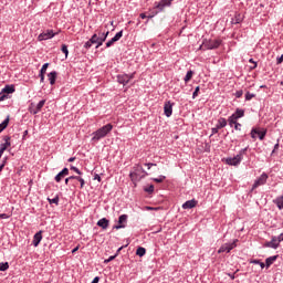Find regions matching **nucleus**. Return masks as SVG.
<instances>
[{
  "label": "nucleus",
  "mask_w": 283,
  "mask_h": 283,
  "mask_svg": "<svg viewBox=\"0 0 283 283\" xmlns=\"http://www.w3.org/2000/svg\"><path fill=\"white\" fill-rule=\"evenodd\" d=\"M113 129H114V125L112 124L104 125L103 127H101L99 129L93 133L92 142L98 143V140L105 138V136H107V134H109V132H112Z\"/></svg>",
  "instance_id": "nucleus-1"
},
{
  "label": "nucleus",
  "mask_w": 283,
  "mask_h": 283,
  "mask_svg": "<svg viewBox=\"0 0 283 283\" xmlns=\"http://www.w3.org/2000/svg\"><path fill=\"white\" fill-rule=\"evenodd\" d=\"M248 150H249V147H245V148H242L237 156L228 157L226 159L227 165H230L231 167H238V165L242 163L244 155L247 154Z\"/></svg>",
  "instance_id": "nucleus-2"
},
{
  "label": "nucleus",
  "mask_w": 283,
  "mask_h": 283,
  "mask_svg": "<svg viewBox=\"0 0 283 283\" xmlns=\"http://www.w3.org/2000/svg\"><path fill=\"white\" fill-rule=\"evenodd\" d=\"M171 1L174 0H161L158 3H155V8L150 11L148 19H154V17H156V14H159V12H163L165 8L171 6Z\"/></svg>",
  "instance_id": "nucleus-3"
},
{
  "label": "nucleus",
  "mask_w": 283,
  "mask_h": 283,
  "mask_svg": "<svg viewBox=\"0 0 283 283\" xmlns=\"http://www.w3.org/2000/svg\"><path fill=\"white\" fill-rule=\"evenodd\" d=\"M132 180H142V178H145V176H149L145 169H143V166L137 165L134 167V171L129 174Z\"/></svg>",
  "instance_id": "nucleus-4"
},
{
  "label": "nucleus",
  "mask_w": 283,
  "mask_h": 283,
  "mask_svg": "<svg viewBox=\"0 0 283 283\" xmlns=\"http://www.w3.org/2000/svg\"><path fill=\"white\" fill-rule=\"evenodd\" d=\"M202 45L206 50H218V46L222 45V40H205Z\"/></svg>",
  "instance_id": "nucleus-5"
},
{
  "label": "nucleus",
  "mask_w": 283,
  "mask_h": 283,
  "mask_svg": "<svg viewBox=\"0 0 283 283\" xmlns=\"http://www.w3.org/2000/svg\"><path fill=\"white\" fill-rule=\"evenodd\" d=\"M235 247H238V239L233 240V242L231 243H224L220 247V249L218 250V253H231V251H233V249H235Z\"/></svg>",
  "instance_id": "nucleus-6"
},
{
  "label": "nucleus",
  "mask_w": 283,
  "mask_h": 283,
  "mask_svg": "<svg viewBox=\"0 0 283 283\" xmlns=\"http://www.w3.org/2000/svg\"><path fill=\"white\" fill-rule=\"evenodd\" d=\"M266 180H269V175L263 172L253 184L252 191L258 189V187H262V185H266Z\"/></svg>",
  "instance_id": "nucleus-7"
},
{
  "label": "nucleus",
  "mask_w": 283,
  "mask_h": 283,
  "mask_svg": "<svg viewBox=\"0 0 283 283\" xmlns=\"http://www.w3.org/2000/svg\"><path fill=\"white\" fill-rule=\"evenodd\" d=\"M54 36H56V33H54L53 30H46L41 33L38 39L39 41H48V39H54Z\"/></svg>",
  "instance_id": "nucleus-8"
},
{
  "label": "nucleus",
  "mask_w": 283,
  "mask_h": 283,
  "mask_svg": "<svg viewBox=\"0 0 283 283\" xmlns=\"http://www.w3.org/2000/svg\"><path fill=\"white\" fill-rule=\"evenodd\" d=\"M4 143L0 145V158L3 156V153L8 149V147H11L10 143V136H4L3 137Z\"/></svg>",
  "instance_id": "nucleus-9"
},
{
  "label": "nucleus",
  "mask_w": 283,
  "mask_h": 283,
  "mask_svg": "<svg viewBox=\"0 0 283 283\" xmlns=\"http://www.w3.org/2000/svg\"><path fill=\"white\" fill-rule=\"evenodd\" d=\"M164 114L169 118L174 114V104L171 102H166L164 105Z\"/></svg>",
  "instance_id": "nucleus-10"
},
{
  "label": "nucleus",
  "mask_w": 283,
  "mask_h": 283,
  "mask_svg": "<svg viewBox=\"0 0 283 283\" xmlns=\"http://www.w3.org/2000/svg\"><path fill=\"white\" fill-rule=\"evenodd\" d=\"M264 247H266L268 249H277L280 247L277 237H272L271 241L264 243Z\"/></svg>",
  "instance_id": "nucleus-11"
},
{
  "label": "nucleus",
  "mask_w": 283,
  "mask_h": 283,
  "mask_svg": "<svg viewBox=\"0 0 283 283\" xmlns=\"http://www.w3.org/2000/svg\"><path fill=\"white\" fill-rule=\"evenodd\" d=\"M255 134L259 135V139L264 140L266 138V130H259L258 128H253L251 130V138H255Z\"/></svg>",
  "instance_id": "nucleus-12"
},
{
  "label": "nucleus",
  "mask_w": 283,
  "mask_h": 283,
  "mask_svg": "<svg viewBox=\"0 0 283 283\" xmlns=\"http://www.w3.org/2000/svg\"><path fill=\"white\" fill-rule=\"evenodd\" d=\"M120 39H123V30L117 32L115 36L106 43V48H112V45H114L116 41H120Z\"/></svg>",
  "instance_id": "nucleus-13"
},
{
  "label": "nucleus",
  "mask_w": 283,
  "mask_h": 283,
  "mask_svg": "<svg viewBox=\"0 0 283 283\" xmlns=\"http://www.w3.org/2000/svg\"><path fill=\"white\" fill-rule=\"evenodd\" d=\"M65 176H70V169H67V168H63L62 171H60V172L55 176V178H54L55 182H61V180H63V178H64Z\"/></svg>",
  "instance_id": "nucleus-14"
},
{
  "label": "nucleus",
  "mask_w": 283,
  "mask_h": 283,
  "mask_svg": "<svg viewBox=\"0 0 283 283\" xmlns=\"http://www.w3.org/2000/svg\"><path fill=\"white\" fill-rule=\"evenodd\" d=\"M48 67H50V63H44L40 70V82L43 83L45 81V74L48 72Z\"/></svg>",
  "instance_id": "nucleus-15"
},
{
  "label": "nucleus",
  "mask_w": 283,
  "mask_h": 283,
  "mask_svg": "<svg viewBox=\"0 0 283 283\" xmlns=\"http://www.w3.org/2000/svg\"><path fill=\"white\" fill-rule=\"evenodd\" d=\"M117 83L120 85H127L129 83V74L117 75Z\"/></svg>",
  "instance_id": "nucleus-16"
},
{
  "label": "nucleus",
  "mask_w": 283,
  "mask_h": 283,
  "mask_svg": "<svg viewBox=\"0 0 283 283\" xmlns=\"http://www.w3.org/2000/svg\"><path fill=\"white\" fill-rule=\"evenodd\" d=\"M42 233L43 231H39L34 234L33 241H32L33 247H38L39 244H41V240H43Z\"/></svg>",
  "instance_id": "nucleus-17"
},
{
  "label": "nucleus",
  "mask_w": 283,
  "mask_h": 283,
  "mask_svg": "<svg viewBox=\"0 0 283 283\" xmlns=\"http://www.w3.org/2000/svg\"><path fill=\"white\" fill-rule=\"evenodd\" d=\"M198 206V200L192 199L188 200L182 205V209H193Z\"/></svg>",
  "instance_id": "nucleus-18"
},
{
  "label": "nucleus",
  "mask_w": 283,
  "mask_h": 283,
  "mask_svg": "<svg viewBox=\"0 0 283 283\" xmlns=\"http://www.w3.org/2000/svg\"><path fill=\"white\" fill-rule=\"evenodd\" d=\"M97 227H101V229H107L109 227V220L107 218H102L97 221Z\"/></svg>",
  "instance_id": "nucleus-19"
},
{
  "label": "nucleus",
  "mask_w": 283,
  "mask_h": 283,
  "mask_svg": "<svg viewBox=\"0 0 283 283\" xmlns=\"http://www.w3.org/2000/svg\"><path fill=\"white\" fill-rule=\"evenodd\" d=\"M48 76H49L50 85H54L56 83V76H59V73H56V71H53L49 73Z\"/></svg>",
  "instance_id": "nucleus-20"
},
{
  "label": "nucleus",
  "mask_w": 283,
  "mask_h": 283,
  "mask_svg": "<svg viewBox=\"0 0 283 283\" xmlns=\"http://www.w3.org/2000/svg\"><path fill=\"white\" fill-rule=\"evenodd\" d=\"M14 92H15L14 85H6L2 88L3 94H14Z\"/></svg>",
  "instance_id": "nucleus-21"
},
{
  "label": "nucleus",
  "mask_w": 283,
  "mask_h": 283,
  "mask_svg": "<svg viewBox=\"0 0 283 283\" xmlns=\"http://www.w3.org/2000/svg\"><path fill=\"white\" fill-rule=\"evenodd\" d=\"M273 203L276 205V207H277V209H280V211H282V209H283V198L282 197H277L276 199H274Z\"/></svg>",
  "instance_id": "nucleus-22"
},
{
  "label": "nucleus",
  "mask_w": 283,
  "mask_h": 283,
  "mask_svg": "<svg viewBox=\"0 0 283 283\" xmlns=\"http://www.w3.org/2000/svg\"><path fill=\"white\" fill-rule=\"evenodd\" d=\"M226 125H227V118L220 117L218 119L217 128L222 129L224 128Z\"/></svg>",
  "instance_id": "nucleus-23"
},
{
  "label": "nucleus",
  "mask_w": 283,
  "mask_h": 283,
  "mask_svg": "<svg viewBox=\"0 0 283 283\" xmlns=\"http://www.w3.org/2000/svg\"><path fill=\"white\" fill-rule=\"evenodd\" d=\"M232 115L235 116V117H237V120H238L239 118L244 117V109H242V108H237L235 112H234Z\"/></svg>",
  "instance_id": "nucleus-24"
},
{
  "label": "nucleus",
  "mask_w": 283,
  "mask_h": 283,
  "mask_svg": "<svg viewBox=\"0 0 283 283\" xmlns=\"http://www.w3.org/2000/svg\"><path fill=\"white\" fill-rule=\"evenodd\" d=\"M275 260H277V255L269 256L265 260V266L269 269V266H271V264H273V262H275Z\"/></svg>",
  "instance_id": "nucleus-25"
},
{
  "label": "nucleus",
  "mask_w": 283,
  "mask_h": 283,
  "mask_svg": "<svg viewBox=\"0 0 283 283\" xmlns=\"http://www.w3.org/2000/svg\"><path fill=\"white\" fill-rule=\"evenodd\" d=\"M10 123V116H8L1 124H0V134L1 132H3V129H6L8 127Z\"/></svg>",
  "instance_id": "nucleus-26"
},
{
  "label": "nucleus",
  "mask_w": 283,
  "mask_h": 283,
  "mask_svg": "<svg viewBox=\"0 0 283 283\" xmlns=\"http://www.w3.org/2000/svg\"><path fill=\"white\" fill-rule=\"evenodd\" d=\"M146 253H147V250L145 248H143V247H139L136 250V255H138L139 258L145 256Z\"/></svg>",
  "instance_id": "nucleus-27"
},
{
  "label": "nucleus",
  "mask_w": 283,
  "mask_h": 283,
  "mask_svg": "<svg viewBox=\"0 0 283 283\" xmlns=\"http://www.w3.org/2000/svg\"><path fill=\"white\" fill-rule=\"evenodd\" d=\"M127 218L128 216L127 214H120L119 218H118V224H127Z\"/></svg>",
  "instance_id": "nucleus-28"
},
{
  "label": "nucleus",
  "mask_w": 283,
  "mask_h": 283,
  "mask_svg": "<svg viewBox=\"0 0 283 283\" xmlns=\"http://www.w3.org/2000/svg\"><path fill=\"white\" fill-rule=\"evenodd\" d=\"M228 123H229L230 127H233V125H235V123H238V117L234 116V115H231V116L228 118Z\"/></svg>",
  "instance_id": "nucleus-29"
},
{
  "label": "nucleus",
  "mask_w": 283,
  "mask_h": 283,
  "mask_svg": "<svg viewBox=\"0 0 283 283\" xmlns=\"http://www.w3.org/2000/svg\"><path fill=\"white\" fill-rule=\"evenodd\" d=\"M74 180H77V182H80L81 189H83V187H85V179H83V177L74 176Z\"/></svg>",
  "instance_id": "nucleus-30"
},
{
  "label": "nucleus",
  "mask_w": 283,
  "mask_h": 283,
  "mask_svg": "<svg viewBox=\"0 0 283 283\" xmlns=\"http://www.w3.org/2000/svg\"><path fill=\"white\" fill-rule=\"evenodd\" d=\"M191 78H193V71L190 70L187 72L184 81H185V83H188L189 81H191Z\"/></svg>",
  "instance_id": "nucleus-31"
},
{
  "label": "nucleus",
  "mask_w": 283,
  "mask_h": 283,
  "mask_svg": "<svg viewBox=\"0 0 283 283\" xmlns=\"http://www.w3.org/2000/svg\"><path fill=\"white\" fill-rule=\"evenodd\" d=\"M29 112H30V114H33V115L39 114V111H36V106L34 105V103L30 104Z\"/></svg>",
  "instance_id": "nucleus-32"
},
{
  "label": "nucleus",
  "mask_w": 283,
  "mask_h": 283,
  "mask_svg": "<svg viewBox=\"0 0 283 283\" xmlns=\"http://www.w3.org/2000/svg\"><path fill=\"white\" fill-rule=\"evenodd\" d=\"M44 105H45V99L40 101L38 103V105L35 106L36 111L41 112L43 109Z\"/></svg>",
  "instance_id": "nucleus-33"
},
{
  "label": "nucleus",
  "mask_w": 283,
  "mask_h": 283,
  "mask_svg": "<svg viewBox=\"0 0 283 283\" xmlns=\"http://www.w3.org/2000/svg\"><path fill=\"white\" fill-rule=\"evenodd\" d=\"M10 269V264L8 262L0 263V271H8Z\"/></svg>",
  "instance_id": "nucleus-34"
},
{
  "label": "nucleus",
  "mask_w": 283,
  "mask_h": 283,
  "mask_svg": "<svg viewBox=\"0 0 283 283\" xmlns=\"http://www.w3.org/2000/svg\"><path fill=\"white\" fill-rule=\"evenodd\" d=\"M167 179V177L160 175L158 178H154V182L160 184V182H165V180Z\"/></svg>",
  "instance_id": "nucleus-35"
},
{
  "label": "nucleus",
  "mask_w": 283,
  "mask_h": 283,
  "mask_svg": "<svg viewBox=\"0 0 283 283\" xmlns=\"http://www.w3.org/2000/svg\"><path fill=\"white\" fill-rule=\"evenodd\" d=\"M61 50H62L63 54H65V59H67V55L70 54V51L67 50V45L62 44Z\"/></svg>",
  "instance_id": "nucleus-36"
},
{
  "label": "nucleus",
  "mask_w": 283,
  "mask_h": 283,
  "mask_svg": "<svg viewBox=\"0 0 283 283\" xmlns=\"http://www.w3.org/2000/svg\"><path fill=\"white\" fill-rule=\"evenodd\" d=\"M252 98H255V94L251 92L245 93V101H251Z\"/></svg>",
  "instance_id": "nucleus-37"
},
{
  "label": "nucleus",
  "mask_w": 283,
  "mask_h": 283,
  "mask_svg": "<svg viewBox=\"0 0 283 283\" xmlns=\"http://www.w3.org/2000/svg\"><path fill=\"white\" fill-rule=\"evenodd\" d=\"M50 205H59V196H55L53 199H48Z\"/></svg>",
  "instance_id": "nucleus-38"
},
{
  "label": "nucleus",
  "mask_w": 283,
  "mask_h": 283,
  "mask_svg": "<svg viewBox=\"0 0 283 283\" xmlns=\"http://www.w3.org/2000/svg\"><path fill=\"white\" fill-rule=\"evenodd\" d=\"M98 39H99L98 34L95 33V34L92 35L90 41H91V43H96V42H98Z\"/></svg>",
  "instance_id": "nucleus-39"
},
{
  "label": "nucleus",
  "mask_w": 283,
  "mask_h": 283,
  "mask_svg": "<svg viewBox=\"0 0 283 283\" xmlns=\"http://www.w3.org/2000/svg\"><path fill=\"white\" fill-rule=\"evenodd\" d=\"M71 170L75 171V174H77L78 176H83V172L78 168H76L75 166H71Z\"/></svg>",
  "instance_id": "nucleus-40"
},
{
  "label": "nucleus",
  "mask_w": 283,
  "mask_h": 283,
  "mask_svg": "<svg viewBox=\"0 0 283 283\" xmlns=\"http://www.w3.org/2000/svg\"><path fill=\"white\" fill-rule=\"evenodd\" d=\"M94 43L92 42V40H88L87 42L84 43V48L85 50H90V48H92Z\"/></svg>",
  "instance_id": "nucleus-41"
},
{
  "label": "nucleus",
  "mask_w": 283,
  "mask_h": 283,
  "mask_svg": "<svg viewBox=\"0 0 283 283\" xmlns=\"http://www.w3.org/2000/svg\"><path fill=\"white\" fill-rule=\"evenodd\" d=\"M144 190L146 191V193H153L154 192V185L148 186Z\"/></svg>",
  "instance_id": "nucleus-42"
},
{
  "label": "nucleus",
  "mask_w": 283,
  "mask_h": 283,
  "mask_svg": "<svg viewBox=\"0 0 283 283\" xmlns=\"http://www.w3.org/2000/svg\"><path fill=\"white\" fill-rule=\"evenodd\" d=\"M200 93V86H197L192 93V98H196L198 94Z\"/></svg>",
  "instance_id": "nucleus-43"
},
{
  "label": "nucleus",
  "mask_w": 283,
  "mask_h": 283,
  "mask_svg": "<svg viewBox=\"0 0 283 283\" xmlns=\"http://www.w3.org/2000/svg\"><path fill=\"white\" fill-rule=\"evenodd\" d=\"M116 258H117V254L111 255V256H109L108 259H106L104 262H105V264H107V263L112 262L113 260H116Z\"/></svg>",
  "instance_id": "nucleus-44"
},
{
  "label": "nucleus",
  "mask_w": 283,
  "mask_h": 283,
  "mask_svg": "<svg viewBox=\"0 0 283 283\" xmlns=\"http://www.w3.org/2000/svg\"><path fill=\"white\" fill-rule=\"evenodd\" d=\"M109 35V31L106 33H99V39H104V41H107V36Z\"/></svg>",
  "instance_id": "nucleus-45"
},
{
  "label": "nucleus",
  "mask_w": 283,
  "mask_h": 283,
  "mask_svg": "<svg viewBox=\"0 0 283 283\" xmlns=\"http://www.w3.org/2000/svg\"><path fill=\"white\" fill-rule=\"evenodd\" d=\"M97 45L96 48H101V45H103V43H105V39H101L98 38L97 42H95Z\"/></svg>",
  "instance_id": "nucleus-46"
},
{
  "label": "nucleus",
  "mask_w": 283,
  "mask_h": 283,
  "mask_svg": "<svg viewBox=\"0 0 283 283\" xmlns=\"http://www.w3.org/2000/svg\"><path fill=\"white\" fill-rule=\"evenodd\" d=\"M249 63H253L254 65V66H251L250 70H255V67H258V62H255L253 59H250Z\"/></svg>",
  "instance_id": "nucleus-47"
},
{
  "label": "nucleus",
  "mask_w": 283,
  "mask_h": 283,
  "mask_svg": "<svg viewBox=\"0 0 283 283\" xmlns=\"http://www.w3.org/2000/svg\"><path fill=\"white\" fill-rule=\"evenodd\" d=\"M8 218H10V214H8V213H0V219L1 220H8Z\"/></svg>",
  "instance_id": "nucleus-48"
},
{
  "label": "nucleus",
  "mask_w": 283,
  "mask_h": 283,
  "mask_svg": "<svg viewBox=\"0 0 283 283\" xmlns=\"http://www.w3.org/2000/svg\"><path fill=\"white\" fill-rule=\"evenodd\" d=\"M218 132H220V128H218L217 126L214 128H211V136L218 134Z\"/></svg>",
  "instance_id": "nucleus-49"
},
{
  "label": "nucleus",
  "mask_w": 283,
  "mask_h": 283,
  "mask_svg": "<svg viewBox=\"0 0 283 283\" xmlns=\"http://www.w3.org/2000/svg\"><path fill=\"white\" fill-rule=\"evenodd\" d=\"M283 63V54L276 59V65H282Z\"/></svg>",
  "instance_id": "nucleus-50"
},
{
  "label": "nucleus",
  "mask_w": 283,
  "mask_h": 283,
  "mask_svg": "<svg viewBox=\"0 0 283 283\" xmlns=\"http://www.w3.org/2000/svg\"><path fill=\"white\" fill-rule=\"evenodd\" d=\"M6 98H8V95H6V93L1 92L0 93V103H1V101H6Z\"/></svg>",
  "instance_id": "nucleus-51"
},
{
  "label": "nucleus",
  "mask_w": 283,
  "mask_h": 283,
  "mask_svg": "<svg viewBox=\"0 0 283 283\" xmlns=\"http://www.w3.org/2000/svg\"><path fill=\"white\" fill-rule=\"evenodd\" d=\"M277 149H280V143H276V144L274 145V148H273V150H272V156H273V154H275V151H277Z\"/></svg>",
  "instance_id": "nucleus-52"
},
{
  "label": "nucleus",
  "mask_w": 283,
  "mask_h": 283,
  "mask_svg": "<svg viewBox=\"0 0 283 283\" xmlns=\"http://www.w3.org/2000/svg\"><path fill=\"white\" fill-rule=\"evenodd\" d=\"M125 227H126L125 224H119V223H118V224L114 226L113 229H116V230H118V229H125Z\"/></svg>",
  "instance_id": "nucleus-53"
},
{
  "label": "nucleus",
  "mask_w": 283,
  "mask_h": 283,
  "mask_svg": "<svg viewBox=\"0 0 283 283\" xmlns=\"http://www.w3.org/2000/svg\"><path fill=\"white\" fill-rule=\"evenodd\" d=\"M72 180H74V176H71L69 178L65 179V185H70V182H72Z\"/></svg>",
  "instance_id": "nucleus-54"
},
{
  "label": "nucleus",
  "mask_w": 283,
  "mask_h": 283,
  "mask_svg": "<svg viewBox=\"0 0 283 283\" xmlns=\"http://www.w3.org/2000/svg\"><path fill=\"white\" fill-rule=\"evenodd\" d=\"M240 127H242V124H240V123H235L234 124V129L237 130V132H240Z\"/></svg>",
  "instance_id": "nucleus-55"
},
{
  "label": "nucleus",
  "mask_w": 283,
  "mask_h": 283,
  "mask_svg": "<svg viewBox=\"0 0 283 283\" xmlns=\"http://www.w3.org/2000/svg\"><path fill=\"white\" fill-rule=\"evenodd\" d=\"M276 240L280 244V242H283V233H281L280 235L276 237Z\"/></svg>",
  "instance_id": "nucleus-56"
},
{
  "label": "nucleus",
  "mask_w": 283,
  "mask_h": 283,
  "mask_svg": "<svg viewBox=\"0 0 283 283\" xmlns=\"http://www.w3.org/2000/svg\"><path fill=\"white\" fill-rule=\"evenodd\" d=\"M242 94H243V92H242V91H237V93H235V97H237V98H241Z\"/></svg>",
  "instance_id": "nucleus-57"
},
{
  "label": "nucleus",
  "mask_w": 283,
  "mask_h": 283,
  "mask_svg": "<svg viewBox=\"0 0 283 283\" xmlns=\"http://www.w3.org/2000/svg\"><path fill=\"white\" fill-rule=\"evenodd\" d=\"M145 166L148 167V169H151V167H156V164L148 163V164H145Z\"/></svg>",
  "instance_id": "nucleus-58"
},
{
  "label": "nucleus",
  "mask_w": 283,
  "mask_h": 283,
  "mask_svg": "<svg viewBox=\"0 0 283 283\" xmlns=\"http://www.w3.org/2000/svg\"><path fill=\"white\" fill-rule=\"evenodd\" d=\"M6 160H8V158H4L3 163L0 165V171H3V167H6Z\"/></svg>",
  "instance_id": "nucleus-59"
},
{
  "label": "nucleus",
  "mask_w": 283,
  "mask_h": 283,
  "mask_svg": "<svg viewBox=\"0 0 283 283\" xmlns=\"http://www.w3.org/2000/svg\"><path fill=\"white\" fill-rule=\"evenodd\" d=\"M98 282H101V277L95 276L91 283H98Z\"/></svg>",
  "instance_id": "nucleus-60"
},
{
  "label": "nucleus",
  "mask_w": 283,
  "mask_h": 283,
  "mask_svg": "<svg viewBox=\"0 0 283 283\" xmlns=\"http://www.w3.org/2000/svg\"><path fill=\"white\" fill-rule=\"evenodd\" d=\"M94 180H97L98 182H101V175L95 174V175H94Z\"/></svg>",
  "instance_id": "nucleus-61"
},
{
  "label": "nucleus",
  "mask_w": 283,
  "mask_h": 283,
  "mask_svg": "<svg viewBox=\"0 0 283 283\" xmlns=\"http://www.w3.org/2000/svg\"><path fill=\"white\" fill-rule=\"evenodd\" d=\"M250 264H260V260H252L250 261Z\"/></svg>",
  "instance_id": "nucleus-62"
},
{
  "label": "nucleus",
  "mask_w": 283,
  "mask_h": 283,
  "mask_svg": "<svg viewBox=\"0 0 283 283\" xmlns=\"http://www.w3.org/2000/svg\"><path fill=\"white\" fill-rule=\"evenodd\" d=\"M135 74H136V73H132V74L128 75V82H130L132 78H134Z\"/></svg>",
  "instance_id": "nucleus-63"
},
{
  "label": "nucleus",
  "mask_w": 283,
  "mask_h": 283,
  "mask_svg": "<svg viewBox=\"0 0 283 283\" xmlns=\"http://www.w3.org/2000/svg\"><path fill=\"white\" fill-rule=\"evenodd\" d=\"M76 160V157L69 158V163H74Z\"/></svg>",
  "instance_id": "nucleus-64"
}]
</instances>
